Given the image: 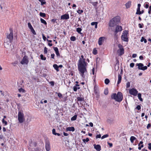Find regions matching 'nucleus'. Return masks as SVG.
<instances>
[{
	"instance_id": "1",
	"label": "nucleus",
	"mask_w": 151,
	"mask_h": 151,
	"mask_svg": "<svg viewBox=\"0 0 151 151\" xmlns=\"http://www.w3.org/2000/svg\"><path fill=\"white\" fill-rule=\"evenodd\" d=\"M86 59L83 55H81L78 65L79 74L83 78H85L87 74L86 67L88 63L85 61Z\"/></svg>"
},
{
	"instance_id": "2",
	"label": "nucleus",
	"mask_w": 151,
	"mask_h": 151,
	"mask_svg": "<svg viewBox=\"0 0 151 151\" xmlns=\"http://www.w3.org/2000/svg\"><path fill=\"white\" fill-rule=\"evenodd\" d=\"M112 99L115 101L120 102L123 99V96L122 93L119 92H118L117 94L116 93H113L111 96Z\"/></svg>"
},
{
	"instance_id": "3",
	"label": "nucleus",
	"mask_w": 151,
	"mask_h": 151,
	"mask_svg": "<svg viewBox=\"0 0 151 151\" xmlns=\"http://www.w3.org/2000/svg\"><path fill=\"white\" fill-rule=\"evenodd\" d=\"M120 18L117 16L114 17L111 20L109 23V26L110 27H114L118 24L120 22Z\"/></svg>"
},
{
	"instance_id": "4",
	"label": "nucleus",
	"mask_w": 151,
	"mask_h": 151,
	"mask_svg": "<svg viewBox=\"0 0 151 151\" xmlns=\"http://www.w3.org/2000/svg\"><path fill=\"white\" fill-rule=\"evenodd\" d=\"M128 35V32L127 31H124L121 37L122 40L124 41L128 42L129 41Z\"/></svg>"
},
{
	"instance_id": "5",
	"label": "nucleus",
	"mask_w": 151,
	"mask_h": 151,
	"mask_svg": "<svg viewBox=\"0 0 151 151\" xmlns=\"http://www.w3.org/2000/svg\"><path fill=\"white\" fill-rule=\"evenodd\" d=\"M24 120L25 118L23 111H19L18 113V120L19 122L23 123Z\"/></svg>"
},
{
	"instance_id": "6",
	"label": "nucleus",
	"mask_w": 151,
	"mask_h": 151,
	"mask_svg": "<svg viewBox=\"0 0 151 151\" xmlns=\"http://www.w3.org/2000/svg\"><path fill=\"white\" fill-rule=\"evenodd\" d=\"M10 33L9 34L7 35H6L7 38L9 40V43H11L13 39V31L12 29H10Z\"/></svg>"
},
{
	"instance_id": "7",
	"label": "nucleus",
	"mask_w": 151,
	"mask_h": 151,
	"mask_svg": "<svg viewBox=\"0 0 151 151\" xmlns=\"http://www.w3.org/2000/svg\"><path fill=\"white\" fill-rule=\"evenodd\" d=\"M136 65L138 66L137 68L139 70H144L147 68V66H144L143 64L142 63H137Z\"/></svg>"
},
{
	"instance_id": "8",
	"label": "nucleus",
	"mask_w": 151,
	"mask_h": 151,
	"mask_svg": "<svg viewBox=\"0 0 151 151\" xmlns=\"http://www.w3.org/2000/svg\"><path fill=\"white\" fill-rule=\"evenodd\" d=\"M29 62L27 57V56H25L23 58L22 60L20 62V63L22 65L27 64Z\"/></svg>"
},
{
	"instance_id": "9",
	"label": "nucleus",
	"mask_w": 151,
	"mask_h": 151,
	"mask_svg": "<svg viewBox=\"0 0 151 151\" xmlns=\"http://www.w3.org/2000/svg\"><path fill=\"white\" fill-rule=\"evenodd\" d=\"M122 27L121 26L118 25H117L114 31L115 35H116L118 32L122 31Z\"/></svg>"
},
{
	"instance_id": "10",
	"label": "nucleus",
	"mask_w": 151,
	"mask_h": 151,
	"mask_svg": "<svg viewBox=\"0 0 151 151\" xmlns=\"http://www.w3.org/2000/svg\"><path fill=\"white\" fill-rule=\"evenodd\" d=\"M129 93L131 95L136 96L138 93V91L136 89L132 88L129 90Z\"/></svg>"
},
{
	"instance_id": "11",
	"label": "nucleus",
	"mask_w": 151,
	"mask_h": 151,
	"mask_svg": "<svg viewBox=\"0 0 151 151\" xmlns=\"http://www.w3.org/2000/svg\"><path fill=\"white\" fill-rule=\"evenodd\" d=\"M45 148L47 151H49L50 150V143L49 141H46V142Z\"/></svg>"
},
{
	"instance_id": "12",
	"label": "nucleus",
	"mask_w": 151,
	"mask_h": 151,
	"mask_svg": "<svg viewBox=\"0 0 151 151\" xmlns=\"http://www.w3.org/2000/svg\"><path fill=\"white\" fill-rule=\"evenodd\" d=\"M114 117H109L107 120V122L110 124H111L114 123Z\"/></svg>"
},
{
	"instance_id": "13",
	"label": "nucleus",
	"mask_w": 151,
	"mask_h": 151,
	"mask_svg": "<svg viewBox=\"0 0 151 151\" xmlns=\"http://www.w3.org/2000/svg\"><path fill=\"white\" fill-rule=\"evenodd\" d=\"M60 18L61 19H68L69 18V16L68 14H65L62 15Z\"/></svg>"
},
{
	"instance_id": "14",
	"label": "nucleus",
	"mask_w": 151,
	"mask_h": 151,
	"mask_svg": "<svg viewBox=\"0 0 151 151\" xmlns=\"http://www.w3.org/2000/svg\"><path fill=\"white\" fill-rule=\"evenodd\" d=\"M105 38L104 37H101L99 38L98 41V44L99 45H101L102 44Z\"/></svg>"
},
{
	"instance_id": "15",
	"label": "nucleus",
	"mask_w": 151,
	"mask_h": 151,
	"mask_svg": "<svg viewBox=\"0 0 151 151\" xmlns=\"http://www.w3.org/2000/svg\"><path fill=\"white\" fill-rule=\"evenodd\" d=\"M80 86L78 84H76L73 87V90L74 91H76L78 89H80Z\"/></svg>"
},
{
	"instance_id": "16",
	"label": "nucleus",
	"mask_w": 151,
	"mask_h": 151,
	"mask_svg": "<svg viewBox=\"0 0 151 151\" xmlns=\"http://www.w3.org/2000/svg\"><path fill=\"white\" fill-rule=\"evenodd\" d=\"M94 148L96 149L97 151H100L101 150V147L99 145H96L94 144L93 145Z\"/></svg>"
},
{
	"instance_id": "17",
	"label": "nucleus",
	"mask_w": 151,
	"mask_h": 151,
	"mask_svg": "<svg viewBox=\"0 0 151 151\" xmlns=\"http://www.w3.org/2000/svg\"><path fill=\"white\" fill-rule=\"evenodd\" d=\"M118 52L120 55H122L124 53V49L123 48L119 49L118 50Z\"/></svg>"
},
{
	"instance_id": "18",
	"label": "nucleus",
	"mask_w": 151,
	"mask_h": 151,
	"mask_svg": "<svg viewBox=\"0 0 151 151\" xmlns=\"http://www.w3.org/2000/svg\"><path fill=\"white\" fill-rule=\"evenodd\" d=\"M66 130L67 131H72L74 132L75 130V129L74 127H68L66 129Z\"/></svg>"
},
{
	"instance_id": "19",
	"label": "nucleus",
	"mask_w": 151,
	"mask_h": 151,
	"mask_svg": "<svg viewBox=\"0 0 151 151\" xmlns=\"http://www.w3.org/2000/svg\"><path fill=\"white\" fill-rule=\"evenodd\" d=\"M54 50H55V53L57 56H60V53L59 52L58 49L57 47H54Z\"/></svg>"
},
{
	"instance_id": "20",
	"label": "nucleus",
	"mask_w": 151,
	"mask_h": 151,
	"mask_svg": "<svg viewBox=\"0 0 151 151\" xmlns=\"http://www.w3.org/2000/svg\"><path fill=\"white\" fill-rule=\"evenodd\" d=\"M131 2L130 1H128L125 4L126 8L127 9L130 8L131 6Z\"/></svg>"
},
{
	"instance_id": "21",
	"label": "nucleus",
	"mask_w": 151,
	"mask_h": 151,
	"mask_svg": "<svg viewBox=\"0 0 151 151\" xmlns=\"http://www.w3.org/2000/svg\"><path fill=\"white\" fill-rule=\"evenodd\" d=\"M122 80L121 75L120 74L118 75V81L117 82V84H119L121 82Z\"/></svg>"
},
{
	"instance_id": "22",
	"label": "nucleus",
	"mask_w": 151,
	"mask_h": 151,
	"mask_svg": "<svg viewBox=\"0 0 151 151\" xmlns=\"http://www.w3.org/2000/svg\"><path fill=\"white\" fill-rule=\"evenodd\" d=\"M11 43H9V41L8 42H5L4 44L5 47L8 48L9 47V46L11 45Z\"/></svg>"
},
{
	"instance_id": "23",
	"label": "nucleus",
	"mask_w": 151,
	"mask_h": 151,
	"mask_svg": "<svg viewBox=\"0 0 151 151\" xmlns=\"http://www.w3.org/2000/svg\"><path fill=\"white\" fill-rule=\"evenodd\" d=\"M77 101H78L82 102L84 100V99L83 97H78L77 98Z\"/></svg>"
},
{
	"instance_id": "24",
	"label": "nucleus",
	"mask_w": 151,
	"mask_h": 151,
	"mask_svg": "<svg viewBox=\"0 0 151 151\" xmlns=\"http://www.w3.org/2000/svg\"><path fill=\"white\" fill-rule=\"evenodd\" d=\"M136 139V138L133 136H131L130 138V141L131 143H133L134 141Z\"/></svg>"
},
{
	"instance_id": "25",
	"label": "nucleus",
	"mask_w": 151,
	"mask_h": 151,
	"mask_svg": "<svg viewBox=\"0 0 151 151\" xmlns=\"http://www.w3.org/2000/svg\"><path fill=\"white\" fill-rule=\"evenodd\" d=\"M53 67L57 71H59L58 66L57 64L53 65Z\"/></svg>"
},
{
	"instance_id": "26",
	"label": "nucleus",
	"mask_w": 151,
	"mask_h": 151,
	"mask_svg": "<svg viewBox=\"0 0 151 151\" xmlns=\"http://www.w3.org/2000/svg\"><path fill=\"white\" fill-rule=\"evenodd\" d=\"M40 20L42 23L44 24L45 25H46L47 24V23L46 21L44 19H42V18H41L40 19Z\"/></svg>"
},
{
	"instance_id": "27",
	"label": "nucleus",
	"mask_w": 151,
	"mask_h": 151,
	"mask_svg": "<svg viewBox=\"0 0 151 151\" xmlns=\"http://www.w3.org/2000/svg\"><path fill=\"white\" fill-rule=\"evenodd\" d=\"M77 115H75L73 116L71 118V121H73L76 120L77 118Z\"/></svg>"
},
{
	"instance_id": "28",
	"label": "nucleus",
	"mask_w": 151,
	"mask_h": 151,
	"mask_svg": "<svg viewBox=\"0 0 151 151\" xmlns=\"http://www.w3.org/2000/svg\"><path fill=\"white\" fill-rule=\"evenodd\" d=\"M90 2L92 4V5L94 6H97V4H98V2L97 1L94 2Z\"/></svg>"
},
{
	"instance_id": "29",
	"label": "nucleus",
	"mask_w": 151,
	"mask_h": 151,
	"mask_svg": "<svg viewBox=\"0 0 151 151\" xmlns=\"http://www.w3.org/2000/svg\"><path fill=\"white\" fill-rule=\"evenodd\" d=\"M144 7L146 9H147L149 7V3L148 2H145L144 4Z\"/></svg>"
},
{
	"instance_id": "30",
	"label": "nucleus",
	"mask_w": 151,
	"mask_h": 151,
	"mask_svg": "<svg viewBox=\"0 0 151 151\" xmlns=\"http://www.w3.org/2000/svg\"><path fill=\"white\" fill-rule=\"evenodd\" d=\"M141 42H144L145 43H146L147 42L146 39H145L144 37H142L141 39L140 40Z\"/></svg>"
},
{
	"instance_id": "31",
	"label": "nucleus",
	"mask_w": 151,
	"mask_h": 151,
	"mask_svg": "<svg viewBox=\"0 0 151 151\" xmlns=\"http://www.w3.org/2000/svg\"><path fill=\"white\" fill-rule=\"evenodd\" d=\"M94 92L95 93L97 94L99 93L98 90L97 89V88L96 86H94Z\"/></svg>"
},
{
	"instance_id": "32",
	"label": "nucleus",
	"mask_w": 151,
	"mask_h": 151,
	"mask_svg": "<svg viewBox=\"0 0 151 151\" xmlns=\"http://www.w3.org/2000/svg\"><path fill=\"white\" fill-rule=\"evenodd\" d=\"M40 16L43 17H44L46 16L45 13H44L40 12Z\"/></svg>"
},
{
	"instance_id": "33",
	"label": "nucleus",
	"mask_w": 151,
	"mask_h": 151,
	"mask_svg": "<svg viewBox=\"0 0 151 151\" xmlns=\"http://www.w3.org/2000/svg\"><path fill=\"white\" fill-rule=\"evenodd\" d=\"M104 82H105V83L107 85V84H108L110 82V81H109V80L108 79L106 78L105 79Z\"/></svg>"
},
{
	"instance_id": "34",
	"label": "nucleus",
	"mask_w": 151,
	"mask_h": 151,
	"mask_svg": "<svg viewBox=\"0 0 151 151\" xmlns=\"http://www.w3.org/2000/svg\"><path fill=\"white\" fill-rule=\"evenodd\" d=\"M70 40L72 41H74L76 40V38L74 36H72L70 38Z\"/></svg>"
},
{
	"instance_id": "35",
	"label": "nucleus",
	"mask_w": 151,
	"mask_h": 151,
	"mask_svg": "<svg viewBox=\"0 0 151 151\" xmlns=\"http://www.w3.org/2000/svg\"><path fill=\"white\" fill-rule=\"evenodd\" d=\"M2 123L3 124H4V125L6 126L7 125V122L5 121L4 119H3L2 121Z\"/></svg>"
},
{
	"instance_id": "36",
	"label": "nucleus",
	"mask_w": 151,
	"mask_h": 151,
	"mask_svg": "<svg viewBox=\"0 0 151 151\" xmlns=\"http://www.w3.org/2000/svg\"><path fill=\"white\" fill-rule=\"evenodd\" d=\"M28 27L30 29V30L33 28V27H32V25H31V24L29 22L28 23Z\"/></svg>"
},
{
	"instance_id": "37",
	"label": "nucleus",
	"mask_w": 151,
	"mask_h": 151,
	"mask_svg": "<svg viewBox=\"0 0 151 151\" xmlns=\"http://www.w3.org/2000/svg\"><path fill=\"white\" fill-rule=\"evenodd\" d=\"M89 140V139L88 138H86V139H83V142L85 143H86V142H88Z\"/></svg>"
},
{
	"instance_id": "38",
	"label": "nucleus",
	"mask_w": 151,
	"mask_h": 151,
	"mask_svg": "<svg viewBox=\"0 0 151 151\" xmlns=\"http://www.w3.org/2000/svg\"><path fill=\"white\" fill-rule=\"evenodd\" d=\"M40 57L41 60H46V58L45 57H44L42 54H41Z\"/></svg>"
},
{
	"instance_id": "39",
	"label": "nucleus",
	"mask_w": 151,
	"mask_h": 151,
	"mask_svg": "<svg viewBox=\"0 0 151 151\" xmlns=\"http://www.w3.org/2000/svg\"><path fill=\"white\" fill-rule=\"evenodd\" d=\"M82 30V29L80 28H78L76 29V31L78 33H80L81 32Z\"/></svg>"
},
{
	"instance_id": "40",
	"label": "nucleus",
	"mask_w": 151,
	"mask_h": 151,
	"mask_svg": "<svg viewBox=\"0 0 151 151\" xmlns=\"http://www.w3.org/2000/svg\"><path fill=\"white\" fill-rule=\"evenodd\" d=\"M19 91L20 92L24 93L25 92V91H24V89H23L22 88H21L19 89Z\"/></svg>"
},
{
	"instance_id": "41",
	"label": "nucleus",
	"mask_w": 151,
	"mask_h": 151,
	"mask_svg": "<svg viewBox=\"0 0 151 151\" xmlns=\"http://www.w3.org/2000/svg\"><path fill=\"white\" fill-rule=\"evenodd\" d=\"M109 137V135L107 134H106L104 135L101 138L102 139H104V138L107 137Z\"/></svg>"
},
{
	"instance_id": "42",
	"label": "nucleus",
	"mask_w": 151,
	"mask_h": 151,
	"mask_svg": "<svg viewBox=\"0 0 151 151\" xmlns=\"http://www.w3.org/2000/svg\"><path fill=\"white\" fill-rule=\"evenodd\" d=\"M30 30L31 32L34 35H35L36 34V32H35V30L33 28L30 29Z\"/></svg>"
},
{
	"instance_id": "43",
	"label": "nucleus",
	"mask_w": 151,
	"mask_h": 151,
	"mask_svg": "<svg viewBox=\"0 0 151 151\" xmlns=\"http://www.w3.org/2000/svg\"><path fill=\"white\" fill-rule=\"evenodd\" d=\"M83 12V11L82 10H78L77 11V12L79 14H81Z\"/></svg>"
},
{
	"instance_id": "44",
	"label": "nucleus",
	"mask_w": 151,
	"mask_h": 151,
	"mask_svg": "<svg viewBox=\"0 0 151 151\" xmlns=\"http://www.w3.org/2000/svg\"><path fill=\"white\" fill-rule=\"evenodd\" d=\"M58 96L60 98H63V95L60 93H58Z\"/></svg>"
},
{
	"instance_id": "45",
	"label": "nucleus",
	"mask_w": 151,
	"mask_h": 151,
	"mask_svg": "<svg viewBox=\"0 0 151 151\" xmlns=\"http://www.w3.org/2000/svg\"><path fill=\"white\" fill-rule=\"evenodd\" d=\"M136 14H142V12H141L140 11V10L139 11H138V10H137V12L136 13Z\"/></svg>"
},
{
	"instance_id": "46",
	"label": "nucleus",
	"mask_w": 151,
	"mask_h": 151,
	"mask_svg": "<svg viewBox=\"0 0 151 151\" xmlns=\"http://www.w3.org/2000/svg\"><path fill=\"white\" fill-rule=\"evenodd\" d=\"M108 93V91L107 89H106L104 91V94L105 95H107Z\"/></svg>"
},
{
	"instance_id": "47",
	"label": "nucleus",
	"mask_w": 151,
	"mask_h": 151,
	"mask_svg": "<svg viewBox=\"0 0 151 151\" xmlns=\"http://www.w3.org/2000/svg\"><path fill=\"white\" fill-rule=\"evenodd\" d=\"M130 83L129 82H128L127 83L126 87L127 88H129L130 87Z\"/></svg>"
},
{
	"instance_id": "48",
	"label": "nucleus",
	"mask_w": 151,
	"mask_h": 151,
	"mask_svg": "<svg viewBox=\"0 0 151 151\" xmlns=\"http://www.w3.org/2000/svg\"><path fill=\"white\" fill-rule=\"evenodd\" d=\"M118 47L119 48V49H122V48H123V46H122V45H121L120 44H119L118 45Z\"/></svg>"
},
{
	"instance_id": "49",
	"label": "nucleus",
	"mask_w": 151,
	"mask_h": 151,
	"mask_svg": "<svg viewBox=\"0 0 151 151\" xmlns=\"http://www.w3.org/2000/svg\"><path fill=\"white\" fill-rule=\"evenodd\" d=\"M138 8H137V10L138 11H139L140 10V7L141 6V5L140 4H138L137 5Z\"/></svg>"
},
{
	"instance_id": "50",
	"label": "nucleus",
	"mask_w": 151,
	"mask_h": 151,
	"mask_svg": "<svg viewBox=\"0 0 151 151\" xmlns=\"http://www.w3.org/2000/svg\"><path fill=\"white\" fill-rule=\"evenodd\" d=\"M52 133L54 135H56V133L55 132V129H53L52 130Z\"/></svg>"
},
{
	"instance_id": "51",
	"label": "nucleus",
	"mask_w": 151,
	"mask_h": 151,
	"mask_svg": "<svg viewBox=\"0 0 151 151\" xmlns=\"http://www.w3.org/2000/svg\"><path fill=\"white\" fill-rule=\"evenodd\" d=\"M44 52L45 53V54H47V49L46 47H45L44 48Z\"/></svg>"
},
{
	"instance_id": "52",
	"label": "nucleus",
	"mask_w": 151,
	"mask_h": 151,
	"mask_svg": "<svg viewBox=\"0 0 151 151\" xmlns=\"http://www.w3.org/2000/svg\"><path fill=\"white\" fill-rule=\"evenodd\" d=\"M134 65V63H131L130 64V66L131 68H133Z\"/></svg>"
},
{
	"instance_id": "53",
	"label": "nucleus",
	"mask_w": 151,
	"mask_h": 151,
	"mask_svg": "<svg viewBox=\"0 0 151 151\" xmlns=\"http://www.w3.org/2000/svg\"><path fill=\"white\" fill-rule=\"evenodd\" d=\"M107 143H108V145H109V146L110 147H112L113 144L112 143H110L109 142H108Z\"/></svg>"
},
{
	"instance_id": "54",
	"label": "nucleus",
	"mask_w": 151,
	"mask_h": 151,
	"mask_svg": "<svg viewBox=\"0 0 151 151\" xmlns=\"http://www.w3.org/2000/svg\"><path fill=\"white\" fill-rule=\"evenodd\" d=\"M148 148L150 150H151V143H150L148 144Z\"/></svg>"
},
{
	"instance_id": "55",
	"label": "nucleus",
	"mask_w": 151,
	"mask_h": 151,
	"mask_svg": "<svg viewBox=\"0 0 151 151\" xmlns=\"http://www.w3.org/2000/svg\"><path fill=\"white\" fill-rule=\"evenodd\" d=\"M101 137V135L100 134H98L96 136V139L98 138H100Z\"/></svg>"
},
{
	"instance_id": "56",
	"label": "nucleus",
	"mask_w": 151,
	"mask_h": 151,
	"mask_svg": "<svg viewBox=\"0 0 151 151\" xmlns=\"http://www.w3.org/2000/svg\"><path fill=\"white\" fill-rule=\"evenodd\" d=\"M98 22H92L91 23V25L93 26L95 25Z\"/></svg>"
},
{
	"instance_id": "57",
	"label": "nucleus",
	"mask_w": 151,
	"mask_h": 151,
	"mask_svg": "<svg viewBox=\"0 0 151 151\" xmlns=\"http://www.w3.org/2000/svg\"><path fill=\"white\" fill-rule=\"evenodd\" d=\"M50 83L51 84V85L52 86H53L54 85V82L53 81H51Z\"/></svg>"
},
{
	"instance_id": "58",
	"label": "nucleus",
	"mask_w": 151,
	"mask_h": 151,
	"mask_svg": "<svg viewBox=\"0 0 151 151\" xmlns=\"http://www.w3.org/2000/svg\"><path fill=\"white\" fill-rule=\"evenodd\" d=\"M93 53L94 55H96L97 53V51L96 50L93 49Z\"/></svg>"
},
{
	"instance_id": "59",
	"label": "nucleus",
	"mask_w": 151,
	"mask_h": 151,
	"mask_svg": "<svg viewBox=\"0 0 151 151\" xmlns=\"http://www.w3.org/2000/svg\"><path fill=\"white\" fill-rule=\"evenodd\" d=\"M42 38L43 40L45 41L46 40V37L44 35V34L42 35Z\"/></svg>"
},
{
	"instance_id": "60",
	"label": "nucleus",
	"mask_w": 151,
	"mask_h": 151,
	"mask_svg": "<svg viewBox=\"0 0 151 151\" xmlns=\"http://www.w3.org/2000/svg\"><path fill=\"white\" fill-rule=\"evenodd\" d=\"M138 97L139 99L141 98V95L140 93H139L138 94Z\"/></svg>"
},
{
	"instance_id": "61",
	"label": "nucleus",
	"mask_w": 151,
	"mask_h": 151,
	"mask_svg": "<svg viewBox=\"0 0 151 151\" xmlns=\"http://www.w3.org/2000/svg\"><path fill=\"white\" fill-rule=\"evenodd\" d=\"M143 147V144H142V145H141V146H140H140H139V147H138V149H139V150H141V148H142V147Z\"/></svg>"
},
{
	"instance_id": "62",
	"label": "nucleus",
	"mask_w": 151,
	"mask_h": 151,
	"mask_svg": "<svg viewBox=\"0 0 151 151\" xmlns=\"http://www.w3.org/2000/svg\"><path fill=\"white\" fill-rule=\"evenodd\" d=\"M136 109L138 110H139L141 109V107L139 105H138L137 106Z\"/></svg>"
},
{
	"instance_id": "63",
	"label": "nucleus",
	"mask_w": 151,
	"mask_h": 151,
	"mask_svg": "<svg viewBox=\"0 0 151 151\" xmlns=\"http://www.w3.org/2000/svg\"><path fill=\"white\" fill-rule=\"evenodd\" d=\"M137 55L136 54H133L132 55V57L133 58H136L137 57Z\"/></svg>"
},
{
	"instance_id": "64",
	"label": "nucleus",
	"mask_w": 151,
	"mask_h": 151,
	"mask_svg": "<svg viewBox=\"0 0 151 151\" xmlns=\"http://www.w3.org/2000/svg\"><path fill=\"white\" fill-rule=\"evenodd\" d=\"M138 26L140 28H142V24H141L139 23L138 24Z\"/></svg>"
}]
</instances>
